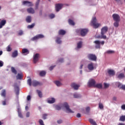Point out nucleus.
<instances>
[{
  "label": "nucleus",
  "instance_id": "1",
  "mask_svg": "<svg viewBox=\"0 0 125 125\" xmlns=\"http://www.w3.org/2000/svg\"><path fill=\"white\" fill-rule=\"evenodd\" d=\"M62 107L65 108L66 109V113H74V111L70 109V106L67 103H64L62 105H57L55 106L56 110H58V111L61 110V108Z\"/></svg>",
  "mask_w": 125,
  "mask_h": 125
},
{
  "label": "nucleus",
  "instance_id": "2",
  "mask_svg": "<svg viewBox=\"0 0 125 125\" xmlns=\"http://www.w3.org/2000/svg\"><path fill=\"white\" fill-rule=\"evenodd\" d=\"M107 31H108V27L104 26L101 29V35H98L96 38H97V39H104V40H106L107 37L104 34L107 33Z\"/></svg>",
  "mask_w": 125,
  "mask_h": 125
},
{
  "label": "nucleus",
  "instance_id": "3",
  "mask_svg": "<svg viewBox=\"0 0 125 125\" xmlns=\"http://www.w3.org/2000/svg\"><path fill=\"white\" fill-rule=\"evenodd\" d=\"M97 21V20H96V17H94L92 18L91 21V25L93 26V28H94L95 29H97L98 27L101 26V24L96 22Z\"/></svg>",
  "mask_w": 125,
  "mask_h": 125
},
{
  "label": "nucleus",
  "instance_id": "4",
  "mask_svg": "<svg viewBox=\"0 0 125 125\" xmlns=\"http://www.w3.org/2000/svg\"><path fill=\"white\" fill-rule=\"evenodd\" d=\"M43 38H44V36H43V35L38 34L31 38L30 41L32 42H35V41H38V40H40V39H43Z\"/></svg>",
  "mask_w": 125,
  "mask_h": 125
},
{
  "label": "nucleus",
  "instance_id": "5",
  "mask_svg": "<svg viewBox=\"0 0 125 125\" xmlns=\"http://www.w3.org/2000/svg\"><path fill=\"white\" fill-rule=\"evenodd\" d=\"M95 83H96V82L94 79H91L89 80L87 85L88 87H92V86H95Z\"/></svg>",
  "mask_w": 125,
  "mask_h": 125
},
{
  "label": "nucleus",
  "instance_id": "6",
  "mask_svg": "<svg viewBox=\"0 0 125 125\" xmlns=\"http://www.w3.org/2000/svg\"><path fill=\"white\" fill-rule=\"evenodd\" d=\"M87 57L89 60H91V61H96L97 60L96 56L93 54H89Z\"/></svg>",
  "mask_w": 125,
  "mask_h": 125
},
{
  "label": "nucleus",
  "instance_id": "7",
  "mask_svg": "<svg viewBox=\"0 0 125 125\" xmlns=\"http://www.w3.org/2000/svg\"><path fill=\"white\" fill-rule=\"evenodd\" d=\"M80 33L82 37H85V36H86V35L87 34V33H88V29H82L81 30Z\"/></svg>",
  "mask_w": 125,
  "mask_h": 125
},
{
  "label": "nucleus",
  "instance_id": "8",
  "mask_svg": "<svg viewBox=\"0 0 125 125\" xmlns=\"http://www.w3.org/2000/svg\"><path fill=\"white\" fill-rule=\"evenodd\" d=\"M112 18L114 21H121V17L118 14H113Z\"/></svg>",
  "mask_w": 125,
  "mask_h": 125
},
{
  "label": "nucleus",
  "instance_id": "9",
  "mask_svg": "<svg viewBox=\"0 0 125 125\" xmlns=\"http://www.w3.org/2000/svg\"><path fill=\"white\" fill-rule=\"evenodd\" d=\"M63 7V4L62 3H58L55 4V9L57 12H58L60 9H62Z\"/></svg>",
  "mask_w": 125,
  "mask_h": 125
},
{
  "label": "nucleus",
  "instance_id": "10",
  "mask_svg": "<svg viewBox=\"0 0 125 125\" xmlns=\"http://www.w3.org/2000/svg\"><path fill=\"white\" fill-rule=\"evenodd\" d=\"M87 68L89 70V71H90V72L91 71H93V70H94V69H95L94 65H93V63L91 62V63L88 64V65L87 66Z\"/></svg>",
  "mask_w": 125,
  "mask_h": 125
},
{
  "label": "nucleus",
  "instance_id": "11",
  "mask_svg": "<svg viewBox=\"0 0 125 125\" xmlns=\"http://www.w3.org/2000/svg\"><path fill=\"white\" fill-rule=\"evenodd\" d=\"M39 58H40V54L38 53H36L33 58V62L34 64H36L38 61H39Z\"/></svg>",
  "mask_w": 125,
  "mask_h": 125
},
{
  "label": "nucleus",
  "instance_id": "12",
  "mask_svg": "<svg viewBox=\"0 0 125 125\" xmlns=\"http://www.w3.org/2000/svg\"><path fill=\"white\" fill-rule=\"evenodd\" d=\"M32 85H33V86H38V85H42V83L34 80L32 82Z\"/></svg>",
  "mask_w": 125,
  "mask_h": 125
},
{
  "label": "nucleus",
  "instance_id": "13",
  "mask_svg": "<svg viewBox=\"0 0 125 125\" xmlns=\"http://www.w3.org/2000/svg\"><path fill=\"white\" fill-rule=\"evenodd\" d=\"M21 53H22V54H24V55H27L30 53V51H29L28 49L23 48L22 50Z\"/></svg>",
  "mask_w": 125,
  "mask_h": 125
},
{
  "label": "nucleus",
  "instance_id": "14",
  "mask_svg": "<svg viewBox=\"0 0 125 125\" xmlns=\"http://www.w3.org/2000/svg\"><path fill=\"white\" fill-rule=\"evenodd\" d=\"M71 86L72 87V88H74L75 90H78V89H79V85L76 84L75 83H71Z\"/></svg>",
  "mask_w": 125,
  "mask_h": 125
},
{
  "label": "nucleus",
  "instance_id": "15",
  "mask_svg": "<svg viewBox=\"0 0 125 125\" xmlns=\"http://www.w3.org/2000/svg\"><path fill=\"white\" fill-rule=\"evenodd\" d=\"M94 43H95V47L96 48H100V41H95L94 42Z\"/></svg>",
  "mask_w": 125,
  "mask_h": 125
},
{
  "label": "nucleus",
  "instance_id": "16",
  "mask_svg": "<svg viewBox=\"0 0 125 125\" xmlns=\"http://www.w3.org/2000/svg\"><path fill=\"white\" fill-rule=\"evenodd\" d=\"M58 34L60 36H64V35L66 34V31L63 29H60L58 32Z\"/></svg>",
  "mask_w": 125,
  "mask_h": 125
},
{
  "label": "nucleus",
  "instance_id": "17",
  "mask_svg": "<svg viewBox=\"0 0 125 125\" xmlns=\"http://www.w3.org/2000/svg\"><path fill=\"white\" fill-rule=\"evenodd\" d=\"M22 4H28L29 6H33V3L32 2L27 0L23 1Z\"/></svg>",
  "mask_w": 125,
  "mask_h": 125
},
{
  "label": "nucleus",
  "instance_id": "18",
  "mask_svg": "<svg viewBox=\"0 0 125 125\" xmlns=\"http://www.w3.org/2000/svg\"><path fill=\"white\" fill-rule=\"evenodd\" d=\"M5 24H6V21L4 20H2L0 22V29H1V28H2V27L5 25Z\"/></svg>",
  "mask_w": 125,
  "mask_h": 125
},
{
  "label": "nucleus",
  "instance_id": "19",
  "mask_svg": "<svg viewBox=\"0 0 125 125\" xmlns=\"http://www.w3.org/2000/svg\"><path fill=\"white\" fill-rule=\"evenodd\" d=\"M27 11L28 13H31V14H34V13H35V10H34L33 8H28Z\"/></svg>",
  "mask_w": 125,
  "mask_h": 125
},
{
  "label": "nucleus",
  "instance_id": "20",
  "mask_svg": "<svg viewBox=\"0 0 125 125\" xmlns=\"http://www.w3.org/2000/svg\"><path fill=\"white\" fill-rule=\"evenodd\" d=\"M18 56V51L17 50H15L12 54V57L14 58L17 57Z\"/></svg>",
  "mask_w": 125,
  "mask_h": 125
},
{
  "label": "nucleus",
  "instance_id": "21",
  "mask_svg": "<svg viewBox=\"0 0 125 125\" xmlns=\"http://www.w3.org/2000/svg\"><path fill=\"white\" fill-rule=\"evenodd\" d=\"M0 95L1 96H2V97H4V98L6 97V91L5 90V89H3L2 90V92L0 93Z\"/></svg>",
  "mask_w": 125,
  "mask_h": 125
},
{
  "label": "nucleus",
  "instance_id": "22",
  "mask_svg": "<svg viewBox=\"0 0 125 125\" xmlns=\"http://www.w3.org/2000/svg\"><path fill=\"white\" fill-rule=\"evenodd\" d=\"M27 23H31L32 22V17L30 16H28L26 18Z\"/></svg>",
  "mask_w": 125,
  "mask_h": 125
},
{
  "label": "nucleus",
  "instance_id": "23",
  "mask_svg": "<svg viewBox=\"0 0 125 125\" xmlns=\"http://www.w3.org/2000/svg\"><path fill=\"white\" fill-rule=\"evenodd\" d=\"M108 73L109 76H114L115 75V71L112 69H110L108 71Z\"/></svg>",
  "mask_w": 125,
  "mask_h": 125
},
{
  "label": "nucleus",
  "instance_id": "24",
  "mask_svg": "<svg viewBox=\"0 0 125 125\" xmlns=\"http://www.w3.org/2000/svg\"><path fill=\"white\" fill-rule=\"evenodd\" d=\"M117 78L120 80H122V79H124L125 78V74L120 73L118 75H117Z\"/></svg>",
  "mask_w": 125,
  "mask_h": 125
},
{
  "label": "nucleus",
  "instance_id": "25",
  "mask_svg": "<svg viewBox=\"0 0 125 125\" xmlns=\"http://www.w3.org/2000/svg\"><path fill=\"white\" fill-rule=\"evenodd\" d=\"M11 71L13 74H14V75H17V70L15 69V68L13 67H11Z\"/></svg>",
  "mask_w": 125,
  "mask_h": 125
},
{
  "label": "nucleus",
  "instance_id": "26",
  "mask_svg": "<svg viewBox=\"0 0 125 125\" xmlns=\"http://www.w3.org/2000/svg\"><path fill=\"white\" fill-rule=\"evenodd\" d=\"M89 122L90 123L91 125H97V124L96 122L93 120L92 119H89Z\"/></svg>",
  "mask_w": 125,
  "mask_h": 125
},
{
  "label": "nucleus",
  "instance_id": "27",
  "mask_svg": "<svg viewBox=\"0 0 125 125\" xmlns=\"http://www.w3.org/2000/svg\"><path fill=\"white\" fill-rule=\"evenodd\" d=\"M94 87H97V88H102V83H97V84H95V86Z\"/></svg>",
  "mask_w": 125,
  "mask_h": 125
},
{
  "label": "nucleus",
  "instance_id": "28",
  "mask_svg": "<svg viewBox=\"0 0 125 125\" xmlns=\"http://www.w3.org/2000/svg\"><path fill=\"white\" fill-rule=\"evenodd\" d=\"M56 42L57 43H58L59 44H60L62 42V41H61V38L60 37H57V39L56 40Z\"/></svg>",
  "mask_w": 125,
  "mask_h": 125
},
{
  "label": "nucleus",
  "instance_id": "29",
  "mask_svg": "<svg viewBox=\"0 0 125 125\" xmlns=\"http://www.w3.org/2000/svg\"><path fill=\"white\" fill-rule=\"evenodd\" d=\"M23 78V75L21 74L18 73L17 76H16L17 80H22Z\"/></svg>",
  "mask_w": 125,
  "mask_h": 125
},
{
  "label": "nucleus",
  "instance_id": "30",
  "mask_svg": "<svg viewBox=\"0 0 125 125\" xmlns=\"http://www.w3.org/2000/svg\"><path fill=\"white\" fill-rule=\"evenodd\" d=\"M37 92L38 94V96L40 98H42V91H41L40 90H37Z\"/></svg>",
  "mask_w": 125,
  "mask_h": 125
},
{
  "label": "nucleus",
  "instance_id": "31",
  "mask_svg": "<svg viewBox=\"0 0 125 125\" xmlns=\"http://www.w3.org/2000/svg\"><path fill=\"white\" fill-rule=\"evenodd\" d=\"M39 75L40 77H43L46 75V72L44 71H42L40 72Z\"/></svg>",
  "mask_w": 125,
  "mask_h": 125
},
{
  "label": "nucleus",
  "instance_id": "32",
  "mask_svg": "<svg viewBox=\"0 0 125 125\" xmlns=\"http://www.w3.org/2000/svg\"><path fill=\"white\" fill-rule=\"evenodd\" d=\"M99 108L100 109V110H103L104 109V105H103V104L101 103H99Z\"/></svg>",
  "mask_w": 125,
  "mask_h": 125
},
{
  "label": "nucleus",
  "instance_id": "33",
  "mask_svg": "<svg viewBox=\"0 0 125 125\" xmlns=\"http://www.w3.org/2000/svg\"><path fill=\"white\" fill-rule=\"evenodd\" d=\"M68 23L69 25H72V26H75V22L74 21L71 19L68 20Z\"/></svg>",
  "mask_w": 125,
  "mask_h": 125
},
{
  "label": "nucleus",
  "instance_id": "34",
  "mask_svg": "<svg viewBox=\"0 0 125 125\" xmlns=\"http://www.w3.org/2000/svg\"><path fill=\"white\" fill-rule=\"evenodd\" d=\"M119 23H120V21H115L114 23H113L114 27L118 28V27H119Z\"/></svg>",
  "mask_w": 125,
  "mask_h": 125
},
{
  "label": "nucleus",
  "instance_id": "35",
  "mask_svg": "<svg viewBox=\"0 0 125 125\" xmlns=\"http://www.w3.org/2000/svg\"><path fill=\"white\" fill-rule=\"evenodd\" d=\"M54 83H55V84H56L57 86H60V85H62V83H61L58 81H54Z\"/></svg>",
  "mask_w": 125,
  "mask_h": 125
},
{
  "label": "nucleus",
  "instance_id": "36",
  "mask_svg": "<svg viewBox=\"0 0 125 125\" xmlns=\"http://www.w3.org/2000/svg\"><path fill=\"white\" fill-rule=\"evenodd\" d=\"M55 102V99L54 98H52L51 100H48V103L50 104H52V103H54Z\"/></svg>",
  "mask_w": 125,
  "mask_h": 125
},
{
  "label": "nucleus",
  "instance_id": "37",
  "mask_svg": "<svg viewBox=\"0 0 125 125\" xmlns=\"http://www.w3.org/2000/svg\"><path fill=\"white\" fill-rule=\"evenodd\" d=\"M105 53H107V54H112L113 53H115V51L112 50H108L105 52Z\"/></svg>",
  "mask_w": 125,
  "mask_h": 125
},
{
  "label": "nucleus",
  "instance_id": "38",
  "mask_svg": "<svg viewBox=\"0 0 125 125\" xmlns=\"http://www.w3.org/2000/svg\"><path fill=\"white\" fill-rule=\"evenodd\" d=\"M27 83L28 84H29V86H32V79L31 78H29L28 80H27Z\"/></svg>",
  "mask_w": 125,
  "mask_h": 125
},
{
  "label": "nucleus",
  "instance_id": "39",
  "mask_svg": "<svg viewBox=\"0 0 125 125\" xmlns=\"http://www.w3.org/2000/svg\"><path fill=\"white\" fill-rule=\"evenodd\" d=\"M120 121L121 122H125V115H122L120 117Z\"/></svg>",
  "mask_w": 125,
  "mask_h": 125
},
{
  "label": "nucleus",
  "instance_id": "40",
  "mask_svg": "<svg viewBox=\"0 0 125 125\" xmlns=\"http://www.w3.org/2000/svg\"><path fill=\"white\" fill-rule=\"evenodd\" d=\"M116 85H117L118 87H119V88H122V83H121L119 82H116Z\"/></svg>",
  "mask_w": 125,
  "mask_h": 125
},
{
  "label": "nucleus",
  "instance_id": "41",
  "mask_svg": "<svg viewBox=\"0 0 125 125\" xmlns=\"http://www.w3.org/2000/svg\"><path fill=\"white\" fill-rule=\"evenodd\" d=\"M35 27V23H32L31 25H29L27 26L28 29H32V28H34Z\"/></svg>",
  "mask_w": 125,
  "mask_h": 125
},
{
  "label": "nucleus",
  "instance_id": "42",
  "mask_svg": "<svg viewBox=\"0 0 125 125\" xmlns=\"http://www.w3.org/2000/svg\"><path fill=\"white\" fill-rule=\"evenodd\" d=\"M83 47V42L80 41L79 42V48H82Z\"/></svg>",
  "mask_w": 125,
  "mask_h": 125
},
{
  "label": "nucleus",
  "instance_id": "43",
  "mask_svg": "<svg viewBox=\"0 0 125 125\" xmlns=\"http://www.w3.org/2000/svg\"><path fill=\"white\" fill-rule=\"evenodd\" d=\"M6 50H7V51H9V52L11 51V50H12V49L10 47V45H8L7 46V47L6 48Z\"/></svg>",
  "mask_w": 125,
  "mask_h": 125
},
{
  "label": "nucleus",
  "instance_id": "44",
  "mask_svg": "<svg viewBox=\"0 0 125 125\" xmlns=\"http://www.w3.org/2000/svg\"><path fill=\"white\" fill-rule=\"evenodd\" d=\"M39 4H40V0H37V2L36 3V9H37Z\"/></svg>",
  "mask_w": 125,
  "mask_h": 125
},
{
  "label": "nucleus",
  "instance_id": "45",
  "mask_svg": "<svg viewBox=\"0 0 125 125\" xmlns=\"http://www.w3.org/2000/svg\"><path fill=\"white\" fill-rule=\"evenodd\" d=\"M89 111H90V107L89 106H87L86 107V113H89Z\"/></svg>",
  "mask_w": 125,
  "mask_h": 125
},
{
  "label": "nucleus",
  "instance_id": "46",
  "mask_svg": "<svg viewBox=\"0 0 125 125\" xmlns=\"http://www.w3.org/2000/svg\"><path fill=\"white\" fill-rule=\"evenodd\" d=\"M31 97L30 95H28L27 96L26 99L27 101H31Z\"/></svg>",
  "mask_w": 125,
  "mask_h": 125
},
{
  "label": "nucleus",
  "instance_id": "47",
  "mask_svg": "<svg viewBox=\"0 0 125 125\" xmlns=\"http://www.w3.org/2000/svg\"><path fill=\"white\" fill-rule=\"evenodd\" d=\"M47 116V114H44L42 115V118L43 120H46Z\"/></svg>",
  "mask_w": 125,
  "mask_h": 125
},
{
  "label": "nucleus",
  "instance_id": "48",
  "mask_svg": "<svg viewBox=\"0 0 125 125\" xmlns=\"http://www.w3.org/2000/svg\"><path fill=\"white\" fill-rule=\"evenodd\" d=\"M18 115L20 118H23V115H22V113H21V112L18 111Z\"/></svg>",
  "mask_w": 125,
  "mask_h": 125
},
{
  "label": "nucleus",
  "instance_id": "49",
  "mask_svg": "<svg viewBox=\"0 0 125 125\" xmlns=\"http://www.w3.org/2000/svg\"><path fill=\"white\" fill-rule=\"evenodd\" d=\"M49 17H50V18L52 19L55 17V15L53 14H51L49 15Z\"/></svg>",
  "mask_w": 125,
  "mask_h": 125
},
{
  "label": "nucleus",
  "instance_id": "50",
  "mask_svg": "<svg viewBox=\"0 0 125 125\" xmlns=\"http://www.w3.org/2000/svg\"><path fill=\"white\" fill-rule=\"evenodd\" d=\"M39 123L41 125H44L43 124V121L42 119L39 120Z\"/></svg>",
  "mask_w": 125,
  "mask_h": 125
},
{
  "label": "nucleus",
  "instance_id": "51",
  "mask_svg": "<svg viewBox=\"0 0 125 125\" xmlns=\"http://www.w3.org/2000/svg\"><path fill=\"white\" fill-rule=\"evenodd\" d=\"M104 85L105 88H108V87H109V84L108 83H104Z\"/></svg>",
  "mask_w": 125,
  "mask_h": 125
},
{
  "label": "nucleus",
  "instance_id": "52",
  "mask_svg": "<svg viewBox=\"0 0 125 125\" xmlns=\"http://www.w3.org/2000/svg\"><path fill=\"white\" fill-rule=\"evenodd\" d=\"M19 36H22L23 35V31L20 30L18 33Z\"/></svg>",
  "mask_w": 125,
  "mask_h": 125
},
{
  "label": "nucleus",
  "instance_id": "53",
  "mask_svg": "<svg viewBox=\"0 0 125 125\" xmlns=\"http://www.w3.org/2000/svg\"><path fill=\"white\" fill-rule=\"evenodd\" d=\"M74 98H79V95L77 93L74 94Z\"/></svg>",
  "mask_w": 125,
  "mask_h": 125
},
{
  "label": "nucleus",
  "instance_id": "54",
  "mask_svg": "<svg viewBox=\"0 0 125 125\" xmlns=\"http://www.w3.org/2000/svg\"><path fill=\"white\" fill-rule=\"evenodd\" d=\"M26 118H29L30 117V112H27L26 114Z\"/></svg>",
  "mask_w": 125,
  "mask_h": 125
},
{
  "label": "nucleus",
  "instance_id": "55",
  "mask_svg": "<svg viewBox=\"0 0 125 125\" xmlns=\"http://www.w3.org/2000/svg\"><path fill=\"white\" fill-rule=\"evenodd\" d=\"M121 109H122V110H125V104H123V105L121 106Z\"/></svg>",
  "mask_w": 125,
  "mask_h": 125
},
{
  "label": "nucleus",
  "instance_id": "56",
  "mask_svg": "<svg viewBox=\"0 0 125 125\" xmlns=\"http://www.w3.org/2000/svg\"><path fill=\"white\" fill-rule=\"evenodd\" d=\"M57 123L58 124H62V123H63V121H62V120L60 119L57 121Z\"/></svg>",
  "mask_w": 125,
  "mask_h": 125
},
{
  "label": "nucleus",
  "instance_id": "57",
  "mask_svg": "<svg viewBox=\"0 0 125 125\" xmlns=\"http://www.w3.org/2000/svg\"><path fill=\"white\" fill-rule=\"evenodd\" d=\"M54 67H55V65L51 66V67H50V68H49L50 71H52V70H53Z\"/></svg>",
  "mask_w": 125,
  "mask_h": 125
},
{
  "label": "nucleus",
  "instance_id": "58",
  "mask_svg": "<svg viewBox=\"0 0 125 125\" xmlns=\"http://www.w3.org/2000/svg\"><path fill=\"white\" fill-rule=\"evenodd\" d=\"M2 66H3V62L0 61V67H2Z\"/></svg>",
  "mask_w": 125,
  "mask_h": 125
},
{
  "label": "nucleus",
  "instance_id": "59",
  "mask_svg": "<svg viewBox=\"0 0 125 125\" xmlns=\"http://www.w3.org/2000/svg\"><path fill=\"white\" fill-rule=\"evenodd\" d=\"M121 89L125 90V85H122L121 86Z\"/></svg>",
  "mask_w": 125,
  "mask_h": 125
},
{
  "label": "nucleus",
  "instance_id": "60",
  "mask_svg": "<svg viewBox=\"0 0 125 125\" xmlns=\"http://www.w3.org/2000/svg\"><path fill=\"white\" fill-rule=\"evenodd\" d=\"M64 60L63 59H60V60H59V62H61V63H62V62H63Z\"/></svg>",
  "mask_w": 125,
  "mask_h": 125
},
{
  "label": "nucleus",
  "instance_id": "61",
  "mask_svg": "<svg viewBox=\"0 0 125 125\" xmlns=\"http://www.w3.org/2000/svg\"><path fill=\"white\" fill-rule=\"evenodd\" d=\"M2 105H6V101H4L2 102Z\"/></svg>",
  "mask_w": 125,
  "mask_h": 125
},
{
  "label": "nucleus",
  "instance_id": "62",
  "mask_svg": "<svg viewBox=\"0 0 125 125\" xmlns=\"http://www.w3.org/2000/svg\"><path fill=\"white\" fill-rule=\"evenodd\" d=\"M104 43H105V42L104 41L100 42V44H102V45H104Z\"/></svg>",
  "mask_w": 125,
  "mask_h": 125
},
{
  "label": "nucleus",
  "instance_id": "63",
  "mask_svg": "<svg viewBox=\"0 0 125 125\" xmlns=\"http://www.w3.org/2000/svg\"><path fill=\"white\" fill-rule=\"evenodd\" d=\"M113 100H114V101H117V97L115 96H114L113 97Z\"/></svg>",
  "mask_w": 125,
  "mask_h": 125
},
{
  "label": "nucleus",
  "instance_id": "64",
  "mask_svg": "<svg viewBox=\"0 0 125 125\" xmlns=\"http://www.w3.org/2000/svg\"><path fill=\"white\" fill-rule=\"evenodd\" d=\"M118 125H125V124H124V123H119Z\"/></svg>",
  "mask_w": 125,
  "mask_h": 125
}]
</instances>
